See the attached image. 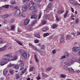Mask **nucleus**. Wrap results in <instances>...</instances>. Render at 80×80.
I'll list each match as a JSON object with an SVG mask.
<instances>
[{
  "label": "nucleus",
  "mask_w": 80,
  "mask_h": 80,
  "mask_svg": "<svg viewBox=\"0 0 80 80\" xmlns=\"http://www.w3.org/2000/svg\"><path fill=\"white\" fill-rule=\"evenodd\" d=\"M80 50V47H74L72 48V52H77V51H78V50Z\"/></svg>",
  "instance_id": "7ed1b4c3"
},
{
  "label": "nucleus",
  "mask_w": 80,
  "mask_h": 80,
  "mask_svg": "<svg viewBox=\"0 0 80 80\" xmlns=\"http://www.w3.org/2000/svg\"><path fill=\"white\" fill-rule=\"evenodd\" d=\"M77 35H80V32H78Z\"/></svg>",
  "instance_id": "338daca9"
},
{
  "label": "nucleus",
  "mask_w": 80,
  "mask_h": 80,
  "mask_svg": "<svg viewBox=\"0 0 80 80\" xmlns=\"http://www.w3.org/2000/svg\"><path fill=\"white\" fill-rule=\"evenodd\" d=\"M29 47H34V46H33V45H32V44H31L30 43H29Z\"/></svg>",
  "instance_id": "8fccbe9b"
},
{
  "label": "nucleus",
  "mask_w": 80,
  "mask_h": 80,
  "mask_svg": "<svg viewBox=\"0 0 80 80\" xmlns=\"http://www.w3.org/2000/svg\"><path fill=\"white\" fill-rule=\"evenodd\" d=\"M28 28V31H32V30L33 29L32 27L31 26H29Z\"/></svg>",
  "instance_id": "4468645a"
},
{
  "label": "nucleus",
  "mask_w": 80,
  "mask_h": 80,
  "mask_svg": "<svg viewBox=\"0 0 80 80\" xmlns=\"http://www.w3.org/2000/svg\"><path fill=\"white\" fill-rule=\"evenodd\" d=\"M34 68L33 67H31L29 69V72H32L33 71V70Z\"/></svg>",
  "instance_id": "a19ab883"
},
{
  "label": "nucleus",
  "mask_w": 80,
  "mask_h": 80,
  "mask_svg": "<svg viewBox=\"0 0 80 80\" xmlns=\"http://www.w3.org/2000/svg\"><path fill=\"white\" fill-rule=\"evenodd\" d=\"M50 15L49 14H47L46 15V19H48L50 18Z\"/></svg>",
  "instance_id": "58836bf2"
},
{
  "label": "nucleus",
  "mask_w": 80,
  "mask_h": 80,
  "mask_svg": "<svg viewBox=\"0 0 80 80\" xmlns=\"http://www.w3.org/2000/svg\"><path fill=\"white\" fill-rule=\"evenodd\" d=\"M76 60H75L74 59V58H72L71 61L70 63L71 64H72L73 63V62H75Z\"/></svg>",
  "instance_id": "393cba45"
},
{
  "label": "nucleus",
  "mask_w": 80,
  "mask_h": 80,
  "mask_svg": "<svg viewBox=\"0 0 80 80\" xmlns=\"http://www.w3.org/2000/svg\"><path fill=\"white\" fill-rule=\"evenodd\" d=\"M26 71H27V69L25 68L23 71L21 72L22 73H25V72Z\"/></svg>",
  "instance_id": "a18cd8bd"
},
{
  "label": "nucleus",
  "mask_w": 80,
  "mask_h": 80,
  "mask_svg": "<svg viewBox=\"0 0 80 80\" xmlns=\"http://www.w3.org/2000/svg\"><path fill=\"white\" fill-rule=\"evenodd\" d=\"M11 29L12 30H13L15 29V26L14 25H13L11 27Z\"/></svg>",
  "instance_id": "e433bc0d"
},
{
  "label": "nucleus",
  "mask_w": 80,
  "mask_h": 80,
  "mask_svg": "<svg viewBox=\"0 0 80 80\" xmlns=\"http://www.w3.org/2000/svg\"><path fill=\"white\" fill-rule=\"evenodd\" d=\"M75 3V1L73 0H70V3L72 5H74Z\"/></svg>",
  "instance_id": "7c9ffc66"
},
{
  "label": "nucleus",
  "mask_w": 80,
  "mask_h": 80,
  "mask_svg": "<svg viewBox=\"0 0 80 80\" xmlns=\"http://www.w3.org/2000/svg\"><path fill=\"white\" fill-rule=\"evenodd\" d=\"M18 33H19V32H22V31L20 30V28H18Z\"/></svg>",
  "instance_id": "603ef678"
},
{
  "label": "nucleus",
  "mask_w": 80,
  "mask_h": 80,
  "mask_svg": "<svg viewBox=\"0 0 80 80\" xmlns=\"http://www.w3.org/2000/svg\"><path fill=\"white\" fill-rule=\"evenodd\" d=\"M76 23H78V18L76 19L75 20Z\"/></svg>",
  "instance_id": "864d4df0"
},
{
  "label": "nucleus",
  "mask_w": 80,
  "mask_h": 80,
  "mask_svg": "<svg viewBox=\"0 0 80 80\" xmlns=\"http://www.w3.org/2000/svg\"><path fill=\"white\" fill-rule=\"evenodd\" d=\"M52 69V68H47L46 70L47 71H49V70H51Z\"/></svg>",
  "instance_id": "37998d69"
},
{
  "label": "nucleus",
  "mask_w": 80,
  "mask_h": 80,
  "mask_svg": "<svg viewBox=\"0 0 80 80\" xmlns=\"http://www.w3.org/2000/svg\"><path fill=\"white\" fill-rule=\"evenodd\" d=\"M34 58H35V59L36 62L37 63L38 62V58H37V56H36V55H35L34 56Z\"/></svg>",
  "instance_id": "4be33fe9"
},
{
  "label": "nucleus",
  "mask_w": 80,
  "mask_h": 80,
  "mask_svg": "<svg viewBox=\"0 0 80 80\" xmlns=\"http://www.w3.org/2000/svg\"><path fill=\"white\" fill-rule=\"evenodd\" d=\"M11 3L12 5L15 4L16 3V2H15V0H11Z\"/></svg>",
  "instance_id": "6ab92c4d"
},
{
  "label": "nucleus",
  "mask_w": 80,
  "mask_h": 80,
  "mask_svg": "<svg viewBox=\"0 0 80 80\" xmlns=\"http://www.w3.org/2000/svg\"><path fill=\"white\" fill-rule=\"evenodd\" d=\"M5 57H12V56L10 54H8L5 55Z\"/></svg>",
  "instance_id": "473e14b6"
},
{
  "label": "nucleus",
  "mask_w": 80,
  "mask_h": 80,
  "mask_svg": "<svg viewBox=\"0 0 80 80\" xmlns=\"http://www.w3.org/2000/svg\"><path fill=\"white\" fill-rule=\"evenodd\" d=\"M37 17V15L34 14L31 17V19H32V18H34V19H35V18H36Z\"/></svg>",
  "instance_id": "dca6fc26"
},
{
  "label": "nucleus",
  "mask_w": 80,
  "mask_h": 80,
  "mask_svg": "<svg viewBox=\"0 0 80 80\" xmlns=\"http://www.w3.org/2000/svg\"><path fill=\"white\" fill-rule=\"evenodd\" d=\"M8 44L5 45L3 47L0 48V52L1 51H3L6 49L7 47H8Z\"/></svg>",
  "instance_id": "423d86ee"
},
{
  "label": "nucleus",
  "mask_w": 80,
  "mask_h": 80,
  "mask_svg": "<svg viewBox=\"0 0 80 80\" xmlns=\"http://www.w3.org/2000/svg\"><path fill=\"white\" fill-rule=\"evenodd\" d=\"M74 72V70L72 68H70V73H73Z\"/></svg>",
  "instance_id": "c85d7f7f"
},
{
  "label": "nucleus",
  "mask_w": 80,
  "mask_h": 80,
  "mask_svg": "<svg viewBox=\"0 0 80 80\" xmlns=\"http://www.w3.org/2000/svg\"><path fill=\"white\" fill-rule=\"evenodd\" d=\"M60 76L61 77V78H65V77H66V75H65L61 74L60 75Z\"/></svg>",
  "instance_id": "bb28decb"
},
{
  "label": "nucleus",
  "mask_w": 80,
  "mask_h": 80,
  "mask_svg": "<svg viewBox=\"0 0 80 80\" xmlns=\"http://www.w3.org/2000/svg\"><path fill=\"white\" fill-rule=\"evenodd\" d=\"M35 7H36V6L32 5L30 8L29 10H34Z\"/></svg>",
  "instance_id": "f3484780"
},
{
  "label": "nucleus",
  "mask_w": 80,
  "mask_h": 80,
  "mask_svg": "<svg viewBox=\"0 0 80 80\" xmlns=\"http://www.w3.org/2000/svg\"><path fill=\"white\" fill-rule=\"evenodd\" d=\"M46 23V21H43L42 22V25H44V24H45Z\"/></svg>",
  "instance_id": "13d9d810"
},
{
  "label": "nucleus",
  "mask_w": 80,
  "mask_h": 80,
  "mask_svg": "<svg viewBox=\"0 0 80 80\" xmlns=\"http://www.w3.org/2000/svg\"><path fill=\"white\" fill-rule=\"evenodd\" d=\"M41 47V50H43V49H44V48H45V45H41L40 46Z\"/></svg>",
  "instance_id": "4c0bfd02"
},
{
  "label": "nucleus",
  "mask_w": 80,
  "mask_h": 80,
  "mask_svg": "<svg viewBox=\"0 0 80 80\" xmlns=\"http://www.w3.org/2000/svg\"><path fill=\"white\" fill-rule=\"evenodd\" d=\"M17 43H18L20 45H22V43L20 41H18L17 42Z\"/></svg>",
  "instance_id": "de8ad7c7"
},
{
  "label": "nucleus",
  "mask_w": 80,
  "mask_h": 80,
  "mask_svg": "<svg viewBox=\"0 0 80 80\" xmlns=\"http://www.w3.org/2000/svg\"><path fill=\"white\" fill-rule=\"evenodd\" d=\"M15 13L17 15H18L20 14V10L19 9H18L15 10Z\"/></svg>",
  "instance_id": "6e6552de"
},
{
  "label": "nucleus",
  "mask_w": 80,
  "mask_h": 80,
  "mask_svg": "<svg viewBox=\"0 0 80 80\" xmlns=\"http://www.w3.org/2000/svg\"><path fill=\"white\" fill-rule=\"evenodd\" d=\"M67 70H68L69 71H70V66H68Z\"/></svg>",
  "instance_id": "5fc2aeb1"
},
{
  "label": "nucleus",
  "mask_w": 80,
  "mask_h": 80,
  "mask_svg": "<svg viewBox=\"0 0 80 80\" xmlns=\"http://www.w3.org/2000/svg\"><path fill=\"white\" fill-rule=\"evenodd\" d=\"M8 73V71L6 70H4L3 71V74L4 75H7V73Z\"/></svg>",
  "instance_id": "a211bd4d"
},
{
  "label": "nucleus",
  "mask_w": 80,
  "mask_h": 80,
  "mask_svg": "<svg viewBox=\"0 0 80 80\" xmlns=\"http://www.w3.org/2000/svg\"><path fill=\"white\" fill-rule=\"evenodd\" d=\"M64 58H66V55L61 56V58H60V59H61V60H62V59H64Z\"/></svg>",
  "instance_id": "cd10ccee"
},
{
  "label": "nucleus",
  "mask_w": 80,
  "mask_h": 80,
  "mask_svg": "<svg viewBox=\"0 0 80 80\" xmlns=\"http://www.w3.org/2000/svg\"><path fill=\"white\" fill-rule=\"evenodd\" d=\"M48 30V28L46 27H44L42 29V30L43 31V32H46Z\"/></svg>",
  "instance_id": "f8f14e48"
},
{
  "label": "nucleus",
  "mask_w": 80,
  "mask_h": 80,
  "mask_svg": "<svg viewBox=\"0 0 80 80\" xmlns=\"http://www.w3.org/2000/svg\"><path fill=\"white\" fill-rule=\"evenodd\" d=\"M35 37H37V38H40V35L39 34H36L35 35Z\"/></svg>",
  "instance_id": "c9c22d12"
},
{
  "label": "nucleus",
  "mask_w": 80,
  "mask_h": 80,
  "mask_svg": "<svg viewBox=\"0 0 80 80\" xmlns=\"http://www.w3.org/2000/svg\"><path fill=\"white\" fill-rule=\"evenodd\" d=\"M71 11L73 13H74V9H73V8L71 7Z\"/></svg>",
  "instance_id": "09e8293b"
},
{
  "label": "nucleus",
  "mask_w": 80,
  "mask_h": 80,
  "mask_svg": "<svg viewBox=\"0 0 80 80\" xmlns=\"http://www.w3.org/2000/svg\"><path fill=\"white\" fill-rule=\"evenodd\" d=\"M15 21V19H12L11 20V23H12V22H13Z\"/></svg>",
  "instance_id": "680f3d73"
},
{
  "label": "nucleus",
  "mask_w": 80,
  "mask_h": 80,
  "mask_svg": "<svg viewBox=\"0 0 80 80\" xmlns=\"http://www.w3.org/2000/svg\"><path fill=\"white\" fill-rule=\"evenodd\" d=\"M68 10L66 11L65 14H64V18H66V17H67V14L68 13Z\"/></svg>",
  "instance_id": "a878e982"
},
{
  "label": "nucleus",
  "mask_w": 80,
  "mask_h": 80,
  "mask_svg": "<svg viewBox=\"0 0 80 80\" xmlns=\"http://www.w3.org/2000/svg\"><path fill=\"white\" fill-rule=\"evenodd\" d=\"M29 22H30V20L29 19H27L25 20L24 21V24L25 25H27L29 23Z\"/></svg>",
  "instance_id": "9d476101"
},
{
  "label": "nucleus",
  "mask_w": 80,
  "mask_h": 80,
  "mask_svg": "<svg viewBox=\"0 0 80 80\" xmlns=\"http://www.w3.org/2000/svg\"><path fill=\"white\" fill-rule=\"evenodd\" d=\"M74 5H78V6H80V4H79L78 2H76L75 3H74Z\"/></svg>",
  "instance_id": "49530a36"
},
{
  "label": "nucleus",
  "mask_w": 80,
  "mask_h": 80,
  "mask_svg": "<svg viewBox=\"0 0 80 80\" xmlns=\"http://www.w3.org/2000/svg\"><path fill=\"white\" fill-rule=\"evenodd\" d=\"M78 62L79 63H80V57L78 59Z\"/></svg>",
  "instance_id": "052dcab7"
},
{
  "label": "nucleus",
  "mask_w": 80,
  "mask_h": 80,
  "mask_svg": "<svg viewBox=\"0 0 80 80\" xmlns=\"http://www.w3.org/2000/svg\"><path fill=\"white\" fill-rule=\"evenodd\" d=\"M38 11L37 10V8L35 7V8L34 9V11H32V13L34 14V13H35L36 12H37Z\"/></svg>",
  "instance_id": "ddd939ff"
},
{
  "label": "nucleus",
  "mask_w": 80,
  "mask_h": 80,
  "mask_svg": "<svg viewBox=\"0 0 80 80\" xmlns=\"http://www.w3.org/2000/svg\"><path fill=\"white\" fill-rule=\"evenodd\" d=\"M3 60L6 61H2L0 63V65L1 66H3V65H5L7 64L8 62H10V61H11L10 60V59L8 58H5L3 59Z\"/></svg>",
  "instance_id": "f03ea898"
},
{
  "label": "nucleus",
  "mask_w": 80,
  "mask_h": 80,
  "mask_svg": "<svg viewBox=\"0 0 80 80\" xmlns=\"http://www.w3.org/2000/svg\"><path fill=\"white\" fill-rule=\"evenodd\" d=\"M19 67V66L17 65H16L13 66L14 68H15V69H18Z\"/></svg>",
  "instance_id": "c756f323"
},
{
  "label": "nucleus",
  "mask_w": 80,
  "mask_h": 80,
  "mask_svg": "<svg viewBox=\"0 0 80 80\" xmlns=\"http://www.w3.org/2000/svg\"><path fill=\"white\" fill-rule=\"evenodd\" d=\"M10 7L11 8H14V6H13L11 5L10 6Z\"/></svg>",
  "instance_id": "0e129e2a"
},
{
  "label": "nucleus",
  "mask_w": 80,
  "mask_h": 80,
  "mask_svg": "<svg viewBox=\"0 0 80 80\" xmlns=\"http://www.w3.org/2000/svg\"><path fill=\"white\" fill-rule=\"evenodd\" d=\"M55 17L56 18V20L57 21V22H60V21L61 20L60 19L57 17V16L56 15Z\"/></svg>",
  "instance_id": "2f4dec72"
},
{
  "label": "nucleus",
  "mask_w": 80,
  "mask_h": 80,
  "mask_svg": "<svg viewBox=\"0 0 80 80\" xmlns=\"http://www.w3.org/2000/svg\"><path fill=\"white\" fill-rule=\"evenodd\" d=\"M64 64L65 65H68V66H70V63L68 62L67 61H65L64 62Z\"/></svg>",
  "instance_id": "2eb2a0df"
},
{
  "label": "nucleus",
  "mask_w": 80,
  "mask_h": 80,
  "mask_svg": "<svg viewBox=\"0 0 80 80\" xmlns=\"http://www.w3.org/2000/svg\"><path fill=\"white\" fill-rule=\"evenodd\" d=\"M35 42L36 43H38V40H36L35 41Z\"/></svg>",
  "instance_id": "774afa93"
},
{
  "label": "nucleus",
  "mask_w": 80,
  "mask_h": 80,
  "mask_svg": "<svg viewBox=\"0 0 80 80\" xmlns=\"http://www.w3.org/2000/svg\"><path fill=\"white\" fill-rule=\"evenodd\" d=\"M13 66H14V64H11V63H10L8 65V67H12Z\"/></svg>",
  "instance_id": "b1692460"
},
{
  "label": "nucleus",
  "mask_w": 80,
  "mask_h": 80,
  "mask_svg": "<svg viewBox=\"0 0 80 80\" xmlns=\"http://www.w3.org/2000/svg\"><path fill=\"white\" fill-rule=\"evenodd\" d=\"M57 25L56 24H53L52 26V28H57Z\"/></svg>",
  "instance_id": "412c9836"
},
{
  "label": "nucleus",
  "mask_w": 80,
  "mask_h": 80,
  "mask_svg": "<svg viewBox=\"0 0 80 80\" xmlns=\"http://www.w3.org/2000/svg\"><path fill=\"white\" fill-rule=\"evenodd\" d=\"M30 2L31 3V4H32V5L33 6H36L37 5L35 3L33 2V1H30Z\"/></svg>",
  "instance_id": "aec40b11"
},
{
  "label": "nucleus",
  "mask_w": 80,
  "mask_h": 80,
  "mask_svg": "<svg viewBox=\"0 0 80 80\" xmlns=\"http://www.w3.org/2000/svg\"><path fill=\"white\" fill-rule=\"evenodd\" d=\"M22 9L23 11H26L27 10V7H23L22 8Z\"/></svg>",
  "instance_id": "5701e85b"
},
{
  "label": "nucleus",
  "mask_w": 80,
  "mask_h": 80,
  "mask_svg": "<svg viewBox=\"0 0 80 80\" xmlns=\"http://www.w3.org/2000/svg\"><path fill=\"white\" fill-rule=\"evenodd\" d=\"M69 37H70V36L69 35H66V40H67V39H68V38H69Z\"/></svg>",
  "instance_id": "bf43d9fd"
},
{
  "label": "nucleus",
  "mask_w": 80,
  "mask_h": 80,
  "mask_svg": "<svg viewBox=\"0 0 80 80\" xmlns=\"http://www.w3.org/2000/svg\"><path fill=\"white\" fill-rule=\"evenodd\" d=\"M51 6H52V3H49L47 7V9L44 10V11L46 12L47 10H50V8H51Z\"/></svg>",
  "instance_id": "20e7f679"
},
{
  "label": "nucleus",
  "mask_w": 80,
  "mask_h": 80,
  "mask_svg": "<svg viewBox=\"0 0 80 80\" xmlns=\"http://www.w3.org/2000/svg\"><path fill=\"white\" fill-rule=\"evenodd\" d=\"M10 16V15L9 14H5L2 16L1 17L2 18H7V17H8Z\"/></svg>",
  "instance_id": "1a4fd4ad"
},
{
  "label": "nucleus",
  "mask_w": 80,
  "mask_h": 80,
  "mask_svg": "<svg viewBox=\"0 0 80 80\" xmlns=\"http://www.w3.org/2000/svg\"><path fill=\"white\" fill-rule=\"evenodd\" d=\"M21 16H22V17H25L26 16V14L24 12H22L21 14Z\"/></svg>",
  "instance_id": "f704fd0d"
},
{
  "label": "nucleus",
  "mask_w": 80,
  "mask_h": 80,
  "mask_svg": "<svg viewBox=\"0 0 80 80\" xmlns=\"http://www.w3.org/2000/svg\"><path fill=\"white\" fill-rule=\"evenodd\" d=\"M16 77L17 78H20V76L18 74H16L15 75Z\"/></svg>",
  "instance_id": "c03bdc74"
},
{
  "label": "nucleus",
  "mask_w": 80,
  "mask_h": 80,
  "mask_svg": "<svg viewBox=\"0 0 80 80\" xmlns=\"http://www.w3.org/2000/svg\"><path fill=\"white\" fill-rule=\"evenodd\" d=\"M49 35V33H44L43 34V37H47V36H48V35Z\"/></svg>",
  "instance_id": "72a5a7b5"
},
{
  "label": "nucleus",
  "mask_w": 80,
  "mask_h": 80,
  "mask_svg": "<svg viewBox=\"0 0 80 80\" xmlns=\"http://www.w3.org/2000/svg\"><path fill=\"white\" fill-rule=\"evenodd\" d=\"M18 62H20L19 66L21 67H23L24 65H25V63L23 62V60H20Z\"/></svg>",
  "instance_id": "39448f33"
},
{
  "label": "nucleus",
  "mask_w": 80,
  "mask_h": 80,
  "mask_svg": "<svg viewBox=\"0 0 80 80\" xmlns=\"http://www.w3.org/2000/svg\"><path fill=\"white\" fill-rule=\"evenodd\" d=\"M18 52H19L20 54H21L22 56L23 57H24L25 58H27V57H28L27 53V52L25 51L24 50L21 49L18 51Z\"/></svg>",
  "instance_id": "f257e3e1"
},
{
  "label": "nucleus",
  "mask_w": 80,
  "mask_h": 80,
  "mask_svg": "<svg viewBox=\"0 0 80 80\" xmlns=\"http://www.w3.org/2000/svg\"><path fill=\"white\" fill-rule=\"evenodd\" d=\"M64 41V39L63 38H60V41L61 42H63Z\"/></svg>",
  "instance_id": "79ce46f5"
},
{
  "label": "nucleus",
  "mask_w": 80,
  "mask_h": 80,
  "mask_svg": "<svg viewBox=\"0 0 80 80\" xmlns=\"http://www.w3.org/2000/svg\"><path fill=\"white\" fill-rule=\"evenodd\" d=\"M41 18V13H40L39 14V16L38 17V19H40Z\"/></svg>",
  "instance_id": "4d7b16f0"
},
{
  "label": "nucleus",
  "mask_w": 80,
  "mask_h": 80,
  "mask_svg": "<svg viewBox=\"0 0 80 80\" xmlns=\"http://www.w3.org/2000/svg\"><path fill=\"white\" fill-rule=\"evenodd\" d=\"M17 57H14V59H12V60H13V61H15V60H16V59H17Z\"/></svg>",
  "instance_id": "69168bd1"
},
{
  "label": "nucleus",
  "mask_w": 80,
  "mask_h": 80,
  "mask_svg": "<svg viewBox=\"0 0 80 80\" xmlns=\"http://www.w3.org/2000/svg\"><path fill=\"white\" fill-rule=\"evenodd\" d=\"M35 23H37V21H34L32 22V25H31V26H32L34 25Z\"/></svg>",
  "instance_id": "3c124183"
},
{
  "label": "nucleus",
  "mask_w": 80,
  "mask_h": 80,
  "mask_svg": "<svg viewBox=\"0 0 80 80\" xmlns=\"http://www.w3.org/2000/svg\"><path fill=\"white\" fill-rule=\"evenodd\" d=\"M36 50H37V51H38V52H42V51H40V50L37 49V48H36Z\"/></svg>",
  "instance_id": "6e6d98bb"
},
{
  "label": "nucleus",
  "mask_w": 80,
  "mask_h": 80,
  "mask_svg": "<svg viewBox=\"0 0 80 80\" xmlns=\"http://www.w3.org/2000/svg\"><path fill=\"white\" fill-rule=\"evenodd\" d=\"M9 7V5H6L5 6H3L2 7H1L0 8V9L1 10H3V9H4V8H8Z\"/></svg>",
  "instance_id": "0eeeda50"
},
{
  "label": "nucleus",
  "mask_w": 80,
  "mask_h": 80,
  "mask_svg": "<svg viewBox=\"0 0 80 80\" xmlns=\"http://www.w3.org/2000/svg\"><path fill=\"white\" fill-rule=\"evenodd\" d=\"M65 12V11L64 10H62L60 11H58L57 12V13L58 14H62V13H63V12Z\"/></svg>",
  "instance_id": "9b49d317"
},
{
  "label": "nucleus",
  "mask_w": 80,
  "mask_h": 80,
  "mask_svg": "<svg viewBox=\"0 0 80 80\" xmlns=\"http://www.w3.org/2000/svg\"><path fill=\"white\" fill-rule=\"evenodd\" d=\"M9 72H10L11 74L12 75V74H13V70H12V69H10L9 70Z\"/></svg>",
  "instance_id": "ea45409f"
},
{
  "label": "nucleus",
  "mask_w": 80,
  "mask_h": 80,
  "mask_svg": "<svg viewBox=\"0 0 80 80\" xmlns=\"http://www.w3.org/2000/svg\"><path fill=\"white\" fill-rule=\"evenodd\" d=\"M55 53V49H54L52 51V53L54 54Z\"/></svg>",
  "instance_id": "e2e57ef3"
}]
</instances>
